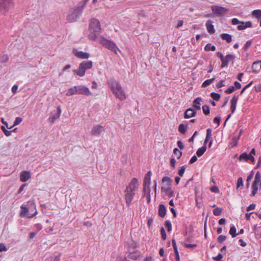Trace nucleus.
I'll return each instance as SVG.
<instances>
[{
	"mask_svg": "<svg viewBox=\"0 0 261 261\" xmlns=\"http://www.w3.org/2000/svg\"><path fill=\"white\" fill-rule=\"evenodd\" d=\"M139 186V181L137 178H133L124 190V197L126 205L129 207L136 192L138 190Z\"/></svg>",
	"mask_w": 261,
	"mask_h": 261,
	"instance_id": "nucleus-1",
	"label": "nucleus"
},
{
	"mask_svg": "<svg viewBox=\"0 0 261 261\" xmlns=\"http://www.w3.org/2000/svg\"><path fill=\"white\" fill-rule=\"evenodd\" d=\"M107 84L113 94L117 98L120 100H124L126 98L125 92L120 83L114 78H111L107 81Z\"/></svg>",
	"mask_w": 261,
	"mask_h": 261,
	"instance_id": "nucleus-2",
	"label": "nucleus"
},
{
	"mask_svg": "<svg viewBox=\"0 0 261 261\" xmlns=\"http://www.w3.org/2000/svg\"><path fill=\"white\" fill-rule=\"evenodd\" d=\"M36 206L33 200L29 201L27 204H23L20 207L21 217L31 218L37 214Z\"/></svg>",
	"mask_w": 261,
	"mask_h": 261,
	"instance_id": "nucleus-3",
	"label": "nucleus"
},
{
	"mask_svg": "<svg viewBox=\"0 0 261 261\" xmlns=\"http://www.w3.org/2000/svg\"><path fill=\"white\" fill-rule=\"evenodd\" d=\"M89 34L88 38L92 40H96L98 39V35L101 32V28L99 21L96 18L91 19L89 24Z\"/></svg>",
	"mask_w": 261,
	"mask_h": 261,
	"instance_id": "nucleus-4",
	"label": "nucleus"
},
{
	"mask_svg": "<svg viewBox=\"0 0 261 261\" xmlns=\"http://www.w3.org/2000/svg\"><path fill=\"white\" fill-rule=\"evenodd\" d=\"M93 63L91 60H85L82 61L80 64L77 69L73 71L75 75L80 77H83L85 75L87 70L90 69L93 67Z\"/></svg>",
	"mask_w": 261,
	"mask_h": 261,
	"instance_id": "nucleus-5",
	"label": "nucleus"
},
{
	"mask_svg": "<svg viewBox=\"0 0 261 261\" xmlns=\"http://www.w3.org/2000/svg\"><path fill=\"white\" fill-rule=\"evenodd\" d=\"M97 40L99 43L109 50L114 52L116 55L118 54V51H120L116 43L112 40H108L103 36H100Z\"/></svg>",
	"mask_w": 261,
	"mask_h": 261,
	"instance_id": "nucleus-6",
	"label": "nucleus"
},
{
	"mask_svg": "<svg viewBox=\"0 0 261 261\" xmlns=\"http://www.w3.org/2000/svg\"><path fill=\"white\" fill-rule=\"evenodd\" d=\"M83 11V10L77 5L75 9L69 12L67 19L70 22L75 21L81 15Z\"/></svg>",
	"mask_w": 261,
	"mask_h": 261,
	"instance_id": "nucleus-7",
	"label": "nucleus"
},
{
	"mask_svg": "<svg viewBox=\"0 0 261 261\" xmlns=\"http://www.w3.org/2000/svg\"><path fill=\"white\" fill-rule=\"evenodd\" d=\"M259 188H261V174L259 171H257L252 185L251 196H253L256 194Z\"/></svg>",
	"mask_w": 261,
	"mask_h": 261,
	"instance_id": "nucleus-8",
	"label": "nucleus"
},
{
	"mask_svg": "<svg viewBox=\"0 0 261 261\" xmlns=\"http://www.w3.org/2000/svg\"><path fill=\"white\" fill-rule=\"evenodd\" d=\"M256 151L254 148H252L250 152L248 154L246 152L242 153L239 156L240 161H247L250 160L253 163L255 162V159L253 156L255 154Z\"/></svg>",
	"mask_w": 261,
	"mask_h": 261,
	"instance_id": "nucleus-9",
	"label": "nucleus"
},
{
	"mask_svg": "<svg viewBox=\"0 0 261 261\" xmlns=\"http://www.w3.org/2000/svg\"><path fill=\"white\" fill-rule=\"evenodd\" d=\"M76 89L77 94L84 95L86 96H89L92 95V93L89 90V89L84 85H77L75 86Z\"/></svg>",
	"mask_w": 261,
	"mask_h": 261,
	"instance_id": "nucleus-10",
	"label": "nucleus"
},
{
	"mask_svg": "<svg viewBox=\"0 0 261 261\" xmlns=\"http://www.w3.org/2000/svg\"><path fill=\"white\" fill-rule=\"evenodd\" d=\"M13 6L12 0H0V13L3 11H7Z\"/></svg>",
	"mask_w": 261,
	"mask_h": 261,
	"instance_id": "nucleus-11",
	"label": "nucleus"
},
{
	"mask_svg": "<svg viewBox=\"0 0 261 261\" xmlns=\"http://www.w3.org/2000/svg\"><path fill=\"white\" fill-rule=\"evenodd\" d=\"M104 127L101 125H95L92 128L91 135L93 136L98 137L104 132Z\"/></svg>",
	"mask_w": 261,
	"mask_h": 261,
	"instance_id": "nucleus-12",
	"label": "nucleus"
},
{
	"mask_svg": "<svg viewBox=\"0 0 261 261\" xmlns=\"http://www.w3.org/2000/svg\"><path fill=\"white\" fill-rule=\"evenodd\" d=\"M213 12L217 15H222L228 11V9L221 6L213 5L211 7Z\"/></svg>",
	"mask_w": 261,
	"mask_h": 261,
	"instance_id": "nucleus-13",
	"label": "nucleus"
},
{
	"mask_svg": "<svg viewBox=\"0 0 261 261\" xmlns=\"http://www.w3.org/2000/svg\"><path fill=\"white\" fill-rule=\"evenodd\" d=\"M73 53L77 58L81 59H87L90 57V54L89 53L78 50L75 48L73 49Z\"/></svg>",
	"mask_w": 261,
	"mask_h": 261,
	"instance_id": "nucleus-14",
	"label": "nucleus"
},
{
	"mask_svg": "<svg viewBox=\"0 0 261 261\" xmlns=\"http://www.w3.org/2000/svg\"><path fill=\"white\" fill-rule=\"evenodd\" d=\"M234 58H235L234 56L232 55L231 54H228L226 56H224V57L223 58V59H222L221 60V61L222 62L221 67L224 68L225 67H227L229 62L231 60H234Z\"/></svg>",
	"mask_w": 261,
	"mask_h": 261,
	"instance_id": "nucleus-15",
	"label": "nucleus"
},
{
	"mask_svg": "<svg viewBox=\"0 0 261 261\" xmlns=\"http://www.w3.org/2000/svg\"><path fill=\"white\" fill-rule=\"evenodd\" d=\"M31 177V174L29 171L23 170L20 174V180L22 182L28 181Z\"/></svg>",
	"mask_w": 261,
	"mask_h": 261,
	"instance_id": "nucleus-16",
	"label": "nucleus"
},
{
	"mask_svg": "<svg viewBox=\"0 0 261 261\" xmlns=\"http://www.w3.org/2000/svg\"><path fill=\"white\" fill-rule=\"evenodd\" d=\"M252 27V23L250 21L246 22L241 21L240 24L238 25L237 29L239 31H242L245 30L247 28H251Z\"/></svg>",
	"mask_w": 261,
	"mask_h": 261,
	"instance_id": "nucleus-17",
	"label": "nucleus"
},
{
	"mask_svg": "<svg viewBox=\"0 0 261 261\" xmlns=\"http://www.w3.org/2000/svg\"><path fill=\"white\" fill-rule=\"evenodd\" d=\"M197 112L193 108H188L185 112V118H190L193 117H194L196 115Z\"/></svg>",
	"mask_w": 261,
	"mask_h": 261,
	"instance_id": "nucleus-18",
	"label": "nucleus"
},
{
	"mask_svg": "<svg viewBox=\"0 0 261 261\" xmlns=\"http://www.w3.org/2000/svg\"><path fill=\"white\" fill-rule=\"evenodd\" d=\"M238 100V96L236 95H234L230 100V109L232 114L236 111Z\"/></svg>",
	"mask_w": 261,
	"mask_h": 261,
	"instance_id": "nucleus-19",
	"label": "nucleus"
},
{
	"mask_svg": "<svg viewBox=\"0 0 261 261\" xmlns=\"http://www.w3.org/2000/svg\"><path fill=\"white\" fill-rule=\"evenodd\" d=\"M251 68L253 73H257L259 72L261 69V60L253 62Z\"/></svg>",
	"mask_w": 261,
	"mask_h": 261,
	"instance_id": "nucleus-20",
	"label": "nucleus"
},
{
	"mask_svg": "<svg viewBox=\"0 0 261 261\" xmlns=\"http://www.w3.org/2000/svg\"><path fill=\"white\" fill-rule=\"evenodd\" d=\"M207 32L211 34H214L215 32L214 26L213 24V21L211 20H208L206 21L205 24Z\"/></svg>",
	"mask_w": 261,
	"mask_h": 261,
	"instance_id": "nucleus-21",
	"label": "nucleus"
},
{
	"mask_svg": "<svg viewBox=\"0 0 261 261\" xmlns=\"http://www.w3.org/2000/svg\"><path fill=\"white\" fill-rule=\"evenodd\" d=\"M195 201H196V205L198 207H201V206L202 205V197L200 195H198V191L197 189L195 190Z\"/></svg>",
	"mask_w": 261,
	"mask_h": 261,
	"instance_id": "nucleus-22",
	"label": "nucleus"
},
{
	"mask_svg": "<svg viewBox=\"0 0 261 261\" xmlns=\"http://www.w3.org/2000/svg\"><path fill=\"white\" fill-rule=\"evenodd\" d=\"M167 210L165 206L163 204H160L159 206V215L164 218L166 214Z\"/></svg>",
	"mask_w": 261,
	"mask_h": 261,
	"instance_id": "nucleus-23",
	"label": "nucleus"
},
{
	"mask_svg": "<svg viewBox=\"0 0 261 261\" xmlns=\"http://www.w3.org/2000/svg\"><path fill=\"white\" fill-rule=\"evenodd\" d=\"M202 101L201 97H198L195 98L193 101V107L198 110H200L201 102Z\"/></svg>",
	"mask_w": 261,
	"mask_h": 261,
	"instance_id": "nucleus-24",
	"label": "nucleus"
},
{
	"mask_svg": "<svg viewBox=\"0 0 261 261\" xmlns=\"http://www.w3.org/2000/svg\"><path fill=\"white\" fill-rule=\"evenodd\" d=\"M76 94H77V92H76V89L75 86H74L70 88L67 90V91L66 93V95L67 96H72L73 95H76Z\"/></svg>",
	"mask_w": 261,
	"mask_h": 261,
	"instance_id": "nucleus-25",
	"label": "nucleus"
},
{
	"mask_svg": "<svg viewBox=\"0 0 261 261\" xmlns=\"http://www.w3.org/2000/svg\"><path fill=\"white\" fill-rule=\"evenodd\" d=\"M152 173L150 171L147 172L144 179L143 184L150 185Z\"/></svg>",
	"mask_w": 261,
	"mask_h": 261,
	"instance_id": "nucleus-26",
	"label": "nucleus"
},
{
	"mask_svg": "<svg viewBox=\"0 0 261 261\" xmlns=\"http://www.w3.org/2000/svg\"><path fill=\"white\" fill-rule=\"evenodd\" d=\"M221 37L223 40H225L227 43H230L232 41L231 35L227 33L222 34L221 35Z\"/></svg>",
	"mask_w": 261,
	"mask_h": 261,
	"instance_id": "nucleus-27",
	"label": "nucleus"
},
{
	"mask_svg": "<svg viewBox=\"0 0 261 261\" xmlns=\"http://www.w3.org/2000/svg\"><path fill=\"white\" fill-rule=\"evenodd\" d=\"M212 129L211 128L207 129L206 137L204 142V144H206L211 139H212Z\"/></svg>",
	"mask_w": 261,
	"mask_h": 261,
	"instance_id": "nucleus-28",
	"label": "nucleus"
},
{
	"mask_svg": "<svg viewBox=\"0 0 261 261\" xmlns=\"http://www.w3.org/2000/svg\"><path fill=\"white\" fill-rule=\"evenodd\" d=\"M206 150V146L204 144L201 147L198 149L196 151V154L198 156H202Z\"/></svg>",
	"mask_w": 261,
	"mask_h": 261,
	"instance_id": "nucleus-29",
	"label": "nucleus"
},
{
	"mask_svg": "<svg viewBox=\"0 0 261 261\" xmlns=\"http://www.w3.org/2000/svg\"><path fill=\"white\" fill-rule=\"evenodd\" d=\"M252 15L257 19H261V10L257 9L252 12Z\"/></svg>",
	"mask_w": 261,
	"mask_h": 261,
	"instance_id": "nucleus-30",
	"label": "nucleus"
},
{
	"mask_svg": "<svg viewBox=\"0 0 261 261\" xmlns=\"http://www.w3.org/2000/svg\"><path fill=\"white\" fill-rule=\"evenodd\" d=\"M187 125H185L183 123L179 124L178 127V131L182 134H185L187 130Z\"/></svg>",
	"mask_w": 261,
	"mask_h": 261,
	"instance_id": "nucleus-31",
	"label": "nucleus"
},
{
	"mask_svg": "<svg viewBox=\"0 0 261 261\" xmlns=\"http://www.w3.org/2000/svg\"><path fill=\"white\" fill-rule=\"evenodd\" d=\"M215 80V78L213 77L211 79L205 80L202 84V87L205 88L212 84Z\"/></svg>",
	"mask_w": 261,
	"mask_h": 261,
	"instance_id": "nucleus-32",
	"label": "nucleus"
},
{
	"mask_svg": "<svg viewBox=\"0 0 261 261\" xmlns=\"http://www.w3.org/2000/svg\"><path fill=\"white\" fill-rule=\"evenodd\" d=\"M150 185L143 184V195L145 196L147 194H150Z\"/></svg>",
	"mask_w": 261,
	"mask_h": 261,
	"instance_id": "nucleus-33",
	"label": "nucleus"
},
{
	"mask_svg": "<svg viewBox=\"0 0 261 261\" xmlns=\"http://www.w3.org/2000/svg\"><path fill=\"white\" fill-rule=\"evenodd\" d=\"M237 229L234 225L230 227L229 233L231 235L232 238L236 237L238 234L236 233Z\"/></svg>",
	"mask_w": 261,
	"mask_h": 261,
	"instance_id": "nucleus-34",
	"label": "nucleus"
},
{
	"mask_svg": "<svg viewBox=\"0 0 261 261\" xmlns=\"http://www.w3.org/2000/svg\"><path fill=\"white\" fill-rule=\"evenodd\" d=\"M204 50L207 51L210 50L215 51L216 50V47L215 45H213L211 43H207L204 47Z\"/></svg>",
	"mask_w": 261,
	"mask_h": 261,
	"instance_id": "nucleus-35",
	"label": "nucleus"
},
{
	"mask_svg": "<svg viewBox=\"0 0 261 261\" xmlns=\"http://www.w3.org/2000/svg\"><path fill=\"white\" fill-rule=\"evenodd\" d=\"M211 96L213 99V100L216 101L219 100L221 97L220 94L216 92H212L211 93Z\"/></svg>",
	"mask_w": 261,
	"mask_h": 261,
	"instance_id": "nucleus-36",
	"label": "nucleus"
},
{
	"mask_svg": "<svg viewBox=\"0 0 261 261\" xmlns=\"http://www.w3.org/2000/svg\"><path fill=\"white\" fill-rule=\"evenodd\" d=\"M202 111H203V113L206 115H208L210 114V107L208 106L207 105H204L202 106Z\"/></svg>",
	"mask_w": 261,
	"mask_h": 261,
	"instance_id": "nucleus-37",
	"label": "nucleus"
},
{
	"mask_svg": "<svg viewBox=\"0 0 261 261\" xmlns=\"http://www.w3.org/2000/svg\"><path fill=\"white\" fill-rule=\"evenodd\" d=\"M222 209L221 207H216L213 210V214L215 216H218L221 215Z\"/></svg>",
	"mask_w": 261,
	"mask_h": 261,
	"instance_id": "nucleus-38",
	"label": "nucleus"
},
{
	"mask_svg": "<svg viewBox=\"0 0 261 261\" xmlns=\"http://www.w3.org/2000/svg\"><path fill=\"white\" fill-rule=\"evenodd\" d=\"M174 154L177 156V159H179L182 155V152L180 151L177 148H175L173 150Z\"/></svg>",
	"mask_w": 261,
	"mask_h": 261,
	"instance_id": "nucleus-39",
	"label": "nucleus"
},
{
	"mask_svg": "<svg viewBox=\"0 0 261 261\" xmlns=\"http://www.w3.org/2000/svg\"><path fill=\"white\" fill-rule=\"evenodd\" d=\"M166 194L169 197H171L173 196L174 192L171 188H167L165 191Z\"/></svg>",
	"mask_w": 261,
	"mask_h": 261,
	"instance_id": "nucleus-40",
	"label": "nucleus"
},
{
	"mask_svg": "<svg viewBox=\"0 0 261 261\" xmlns=\"http://www.w3.org/2000/svg\"><path fill=\"white\" fill-rule=\"evenodd\" d=\"M60 117L59 114H55L49 118V120L51 123H54L55 121Z\"/></svg>",
	"mask_w": 261,
	"mask_h": 261,
	"instance_id": "nucleus-41",
	"label": "nucleus"
},
{
	"mask_svg": "<svg viewBox=\"0 0 261 261\" xmlns=\"http://www.w3.org/2000/svg\"><path fill=\"white\" fill-rule=\"evenodd\" d=\"M89 1V0H83L80 2L77 5L83 10Z\"/></svg>",
	"mask_w": 261,
	"mask_h": 261,
	"instance_id": "nucleus-42",
	"label": "nucleus"
},
{
	"mask_svg": "<svg viewBox=\"0 0 261 261\" xmlns=\"http://www.w3.org/2000/svg\"><path fill=\"white\" fill-rule=\"evenodd\" d=\"M165 226L168 230V231H170L172 229V225L171 222L169 220H167L165 221Z\"/></svg>",
	"mask_w": 261,
	"mask_h": 261,
	"instance_id": "nucleus-43",
	"label": "nucleus"
},
{
	"mask_svg": "<svg viewBox=\"0 0 261 261\" xmlns=\"http://www.w3.org/2000/svg\"><path fill=\"white\" fill-rule=\"evenodd\" d=\"M9 58L6 55H3L0 57V62L6 63L8 61Z\"/></svg>",
	"mask_w": 261,
	"mask_h": 261,
	"instance_id": "nucleus-44",
	"label": "nucleus"
},
{
	"mask_svg": "<svg viewBox=\"0 0 261 261\" xmlns=\"http://www.w3.org/2000/svg\"><path fill=\"white\" fill-rule=\"evenodd\" d=\"M252 42L251 40H248L247 41L246 43L245 44L243 49L245 51H246L248 50V48L251 46Z\"/></svg>",
	"mask_w": 261,
	"mask_h": 261,
	"instance_id": "nucleus-45",
	"label": "nucleus"
},
{
	"mask_svg": "<svg viewBox=\"0 0 261 261\" xmlns=\"http://www.w3.org/2000/svg\"><path fill=\"white\" fill-rule=\"evenodd\" d=\"M22 121V119L20 117H17L15 118V121L13 123V126H16L20 123Z\"/></svg>",
	"mask_w": 261,
	"mask_h": 261,
	"instance_id": "nucleus-46",
	"label": "nucleus"
},
{
	"mask_svg": "<svg viewBox=\"0 0 261 261\" xmlns=\"http://www.w3.org/2000/svg\"><path fill=\"white\" fill-rule=\"evenodd\" d=\"M243 178L241 177H239L238 179V180H237V188H239L240 187H243Z\"/></svg>",
	"mask_w": 261,
	"mask_h": 261,
	"instance_id": "nucleus-47",
	"label": "nucleus"
},
{
	"mask_svg": "<svg viewBox=\"0 0 261 261\" xmlns=\"http://www.w3.org/2000/svg\"><path fill=\"white\" fill-rule=\"evenodd\" d=\"M162 181L163 182H167L168 185H170L172 181V179L168 176H164L162 178Z\"/></svg>",
	"mask_w": 261,
	"mask_h": 261,
	"instance_id": "nucleus-48",
	"label": "nucleus"
},
{
	"mask_svg": "<svg viewBox=\"0 0 261 261\" xmlns=\"http://www.w3.org/2000/svg\"><path fill=\"white\" fill-rule=\"evenodd\" d=\"M234 90V86H230L229 88H228L225 91V92L226 94H230L233 92Z\"/></svg>",
	"mask_w": 261,
	"mask_h": 261,
	"instance_id": "nucleus-49",
	"label": "nucleus"
},
{
	"mask_svg": "<svg viewBox=\"0 0 261 261\" xmlns=\"http://www.w3.org/2000/svg\"><path fill=\"white\" fill-rule=\"evenodd\" d=\"M182 244L184 245V247L189 248H194L196 247L197 246L196 244H187L186 243H182Z\"/></svg>",
	"mask_w": 261,
	"mask_h": 261,
	"instance_id": "nucleus-50",
	"label": "nucleus"
},
{
	"mask_svg": "<svg viewBox=\"0 0 261 261\" xmlns=\"http://www.w3.org/2000/svg\"><path fill=\"white\" fill-rule=\"evenodd\" d=\"M185 171V168L184 166H181L178 170V173L180 176H182Z\"/></svg>",
	"mask_w": 261,
	"mask_h": 261,
	"instance_id": "nucleus-51",
	"label": "nucleus"
},
{
	"mask_svg": "<svg viewBox=\"0 0 261 261\" xmlns=\"http://www.w3.org/2000/svg\"><path fill=\"white\" fill-rule=\"evenodd\" d=\"M225 86V81L224 80H221L216 85V87L217 88H220Z\"/></svg>",
	"mask_w": 261,
	"mask_h": 261,
	"instance_id": "nucleus-52",
	"label": "nucleus"
},
{
	"mask_svg": "<svg viewBox=\"0 0 261 261\" xmlns=\"http://www.w3.org/2000/svg\"><path fill=\"white\" fill-rule=\"evenodd\" d=\"M161 233L162 235V237L163 240L166 239V233L165 232V230L163 227H162L161 229Z\"/></svg>",
	"mask_w": 261,
	"mask_h": 261,
	"instance_id": "nucleus-53",
	"label": "nucleus"
},
{
	"mask_svg": "<svg viewBox=\"0 0 261 261\" xmlns=\"http://www.w3.org/2000/svg\"><path fill=\"white\" fill-rule=\"evenodd\" d=\"M240 22L241 21L237 18H233L231 19V23L233 25L239 24Z\"/></svg>",
	"mask_w": 261,
	"mask_h": 261,
	"instance_id": "nucleus-54",
	"label": "nucleus"
},
{
	"mask_svg": "<svg viewBox=\"0 0 261 261\" xmlns=\"http://www.w3.org/2000/svg\"><path fill=\"white\" fill-rule=\"evenodd\" d=\"M226 238V236H223V235H220L218 238V241L219 243H222L225 240Z\"/></svg>",
	"mask_w": 261,
	"mask_h": 261,
	"instance_id": "nucleus-55",
	"label": "nucleus"
},
{
	"mask_svg": "<svg viewBox=\"0 0 261 261\" xmlns=\"http://www.w3.org/2000/svg\"><path fill=\"white\" fill-rule=\"evenodd\" d=\"M256 205L254 203H252L247 207V211L249 212L251 210H253L255 208Z\"/></svg>",
	"mask_w": 261,
	"mask_h": 261,
	"instance_id": "nucleus-56",
	"label": "nucleus"
},
{
	"mask_svg": "<svg viewBox=\"0 0 261 261\" xmlns=\"http://www.w3.org/2000/svg\"><path fill=\"white\" fill-rule=\"evenodd\" d=\"M253 83V82L251 81L248 84H247V85H246L241 90V94H243L244 93V92L245 91V90L248 88L249 87H250L251 86V85Z\"/></svg>",
	"mask_w": 261,
	"mask_h": 261,
	"instance_id": "nucleus-57",
	"label": "nucleus"
},
{
	"mask_svg": "<svg viewBox=\"0 0 261 261\" xmlns=\"http://www.w3.org/2000/svg\"><path fill=\"white\" fill-rule=\"evenodd\" d=\"M221 122V117L220 116H217L214 118V122L217 123L218 125H219Z\"/></svg>",
	"mask_w": 261,
	"mask_h": 261,
	"instance_id": "nucleus-58",
	"label": "nucleus"
},
{
	"mask_svg": "<svg viewBox=\"0 0 261 261\" xmlns=\"http://www.w3.org/2000/svg\"><path fill=\"white\" fill-rule=\"evenodd\" d=\"M176 163V161L174 158H171L170 164H171V166L173 168H174L175 167Z\"/></svg>",
	"mask_w": 261,
	"mask_h": 261,
	"instance_id": "nucleus-59",
	"label": "nucleus"
},
{
	"mask_svg": "<svg viewBox=\"0 0 261 261\" xmlns=\"http://www.w3.org/2000/svg\"><path fill=\"white\" fill-rule=\"evenodd\" d=\"M254 175V172L253 171H251L250 173V174H249V175L247 176V181H249L250 180L252 179V178H253V176Z\"/></svg>",
	"mask_w": 261,
	"mask_h": 261,
	"instance_id": "nucleus-60",
	"label": "nucleus"
},
{
	"mask_svg": "<svg viewBox=\"0 0 261 261\" xmlns=\"http://www.w3.org/2000/svg\"><path fill=\"white\" fill-rule=\"evenodd\" d=\"M7 250V248H6V246L3 244L0 243V252L2 251H6Z\"/></svg>",
	"mask_w": 261,
	"mask_h": 261,
	"instance_id": "nucleus-61",
	"label": "nucleus"
},
{
	"mask_svg": "<svg viewBox=\"0 0 261 261\" xmlns=\"http://www.w3.org/2000/svg\"><path fill=\"white\" fill-rule=\"evenodd\" d=\"M11 90L13 94L16 93L18 90V86L17 85H13Z\"/></svg>",
	"mask_w": 261,
	"mask_h": 261,
	"instance_id": "nucleus-62",
	"label": "nucleus"
},
{
	"mask_svg": "<svg viewBox=\"0 0 261 261\" xmlns=\"http://www.w3.org/2000/svg\"><path fill=\"white\" fill-rule=\"evenodd\" d=\"M177 144L180 149L182 150L184 148V145L181 141H178Z\"/></svg>",
	"mask_w": 261,
	"mask_h": 261,
	"instance_id": "nucleus-63",
	"label": "nucleus"
},
{
	"mask_svg": "<svg viewBox=\"0 0 261 261\" xmlns=\"http://www.w3.org/2000/svg\"><path fill=\"white\" fill-rule=\"evenodd\" d=\"M254 89L256 92H261V83L255 86Z\"/></svg>",
	"mask_w": 261,
	"mask_h": 261,
	"instance_id": "nucleus-64",
	"label": "nucleus"
}]
</instances>
